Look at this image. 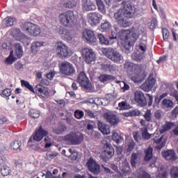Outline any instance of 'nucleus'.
Returning <instances> with one entry per match:
<instances>
[{"mask_svg":"<svg viewBox=\"0 0 178 178\" xmlns=\"http://www.w3.org/2000/svg\"><path fill=\"white\" fill-rule=\"evenodd\" d=\"M134 99L138 104L139 106L141 108H144V106H147V97H145V95L142 91L138 90L134 93Z\"/></svg>","mask_w":178,"mask_h":178,"instance_id":"nucleus-15","label":"nucleus"},{"mask_svg":"<svg viewBox=\"0 0 178 178\" xmlns=\"http://www.w3.org/2000/svg\"><path fill=\"white\" fill-rule=\"evenodd\" d=\"M115 155V149L109 143H106L104 147V150L100 156V159L103 162H109L111 158Z\"/></svg>","mask_w":178,"mask_h":178,"instance_id":"nucleus-10","label":"nucleus"},{"mask_svg":"<svg viewBox=\"0 0 178 178\" xmlns=\"http://www.w3.org/2000/svg\"><path fill=\"white\" fill-rule=\"evenodd\" d=\"M137 172L138 178H151V175H149V174L145 172L143 168H140Z\"/></svg>","mask_w":178,"mask_h":178,"instance_id":"nucleus-37","label":"nucleus"},{"mask_svg":"<svg viewBox=\"0 0 178 178\" xmlns=\"http://www.w3.org/2000/svg\"><path fill=\"white\" fill-rule=\"evenodd\" d=\"M22 30L29 34L32 37H37L41 34V29L40 26L31 23V22H25L22 24Z\"/></svg>","mask_w":178,"mask_h":178,"instance_id":"nucleus-7","label":"nucleus"},{"mask_svg":"<svg viewBox=\"0 0 178 178\" xmlns=\"http://www.w3.org/2000/svg\"><path fill=\"white\" fill-rule=\"evenodd\" d=\"M35 91H38L40 93V97L42 98H48V97H49V91H48V88L42 87L41 85L35 86Z\"/></svg>","mask_w":178,"mask_h":178,"instance_id":"nucleus-26","label":"nucleus"},{"mask_svg":"<svg viewBox=\"0 0 178 178\" xmlns=\"http://www.w3.org/2000/svg\"><path fill=\"white\" fill-rule=\"evenodd\" d=\"M104 118L108 123H110V124H111V126H116L119 123V118L112 113H105Z\"/></svg>","mask_w":178,"mask_h":178,"instance_id":"nucleus-22","label":"nucleus"},{"mask_svg":"<svg viewBox=\"0 0 178 178\" xmlns=\"http://www.w3.org/2000/svg\"><path fill=\"white\" fill-rule=\"evenodd\" d=\"M156 134H149L148 133V129L147 127H144L142 129V138L143 140H149V138L154 137Z\"/></svg>","mask_w":178,"mask_h":178,"instance_id":"nucleus-33","label":"nucleus"},{"mask_svg":"<svg viewBox=\"0 0 178 178\" xmlns=\"http://www.w3.org/2000/svg\"><path fill=\"white\" fill-rule=\"evenodd\" d=\"M153 151L154 149L151 147H149L146 150H145L144 161H145V162H148L152 159Z\"/></svg>","mask_w":178,"mask_h":178,"instance_id":"nucleus-32","label":"nucleus"},{"mask_svg":"<svg viewBox=\"0 0 178 178\" xmlns=\"http://www.w3.org/2000/svg\"><path fill=\"white\" fill-rule=\"evenodd\" d=\"M161 155L166 161H171L173 162L177 159L176 152L173 149L164 150L161 152Z\"/></svg>","mask_w":178,"mask_h":178,"instance_id":"nucleus-19","label":"nucleus"},{"mask_svg":"<svg viewBox=\"0 0 178 178\" xmlns=\"http://www.w3.org/2000/svg\"><path fill=\"white\" fill-rule=\"evenodd\" d=\"M12 94V90H10V89L7 88L5 89L2 91V93L1 94V97H3L5 98V97H10Z\"/></svg>","mask_w":178,"mask_h":178,"instance_id":"nucleus-58","label":"nucleus"},{"mask_svg":"<svg viewBox=\"0 0 178 178\" xmlns=\"http://www.w3.org/2000/svg\"><path fill=\"white\" fill-rule=\"evenodd\" d=\"M99 41L102 45H109V40L105 38V36L101 33L97 35Z\"/></svg>","mask_w":178,"mask_h":178,"instance_id":"nucleus-43","label":"nucleus"},{"mask_svg":"<svg viewBox=\"0 0 178 178\" xmlns=\"http://www.w3.org/2000/svg\"><path fill=\"white\" fill-rule=\"evenodd\" d=\"M138 49L142 51V52H145L147 51V40L140 39Z\"/></svg>","mask_w":178,"mask_h":178,"instance_id":"nucleus-51","label":"nucleus"},{"mask_svg":"<svg viewBox=\"0 0 178 178\" xmlns=\"http://www.w3.org/2000/svg\"><path fill=\"white\" fill-rule=\"evenodd\" d=\"M15 54L17 58H22L23 56V47L20 45V43H17L15 44Z\"/></svg>","mask_w":178,"mask_h":178,"instance_id":"nucleus-36","label":"nucleus"},{"mask_svg":"<svg viewBox=\"0 0 178 178\" xmlns=\"http://www.w3.org/2000/svg\"><path fill=\"white\" fill-rule=\"evenodd\" d=\"M83 38L90 44L97 42V37H95V34L94 33V31L91 30H86L83 33Z\"/></svg>","mask_w":178,"mask_h":178,"instance_id":"nucleus-20","label":"nucleus"},{"mask_svg":"<svg viewBox=\"0 0 178 178\" xmlns=\"http://www.w3.org/2000/svg\"><path fill=\"white\" fill-rule=\"evenodd\" d=\"M98 10L100 11L101 13H103V15H105L106 13V10H105V4H104V2L101 0H96Z\"/></svg>","mask_w":178,"mask_h":178,"instance_id":"nucleus-39","label":"nucleus"},{"mask_svg":"<svg viewBox=\"0 0 178 178\" xmlns=\"http://www.w3.org/2000/svg\"><path fill=\"white\" fill-rule=\"evenodd\" d=\"M134 147H136V143H134V140H129L127 147L126 149L127 152H131L133 149H134Z\"/></svg>","mask_w":178,"mask_h":178,"instance_id":"nucleus-52","label":"nucleus"},{"mask_svg":"<svg viewBox=\"0 0 178 178\" xmlns=\"http://www.w3.org/2000/svg\"><path fill=\"white\" fill-rule=\"evenodd\" d=\"M99 80L102 83H105L106 81H108L109 80H115V77L112 75L102 74L99 76Z\"/></svg>","mask_w":178,"mask_h":178,"instance_id":"nucleus-38","label":"nucleus"},{"mask_svg":"<svg viewBox=\"0 0 178 178\" xmlns=\"http://www.w3.org/2000/svg\"><path fill=\"white\" fill-rule=\"evenodd\" d=\"M111 27H112V25H111V23L108 21H104V22L102 23L100 25V29L102 31H108L111 29Z\"/></svg>","mask_w":178,"mask_h":178,"instance_id":"nucleus-42","label":"nucleus"},{"mask_svg":"<svg viewBox=\"0 0 178 178\" xmlns=\"http://www.w3.org/2000/svg\"><path fill=\"white\" fill-rule=\"evenodd\" d=\"M121 5V8L114 13V19L118 24L122 23L124 17L131 19L136 15V8L133 7L129 1H124Z\"/></svg>","mask_w":178,"mask_h":178,"instance_id":"nucleus-2","label":"nucleus"},{"mask_svg":"<svg viewBox=\"0 0 178 178\" xmlns=\"http://www.w3.org/2000/svg\"><path fill=\"white\" fill-rule=\"evenodd\" d=\"M152 140L157 145L156 149L159 151H161L162 148H164L165 145H166V142L168 141V139L164 138L163 136H161L159 139H155V138H154Z\"/></svg>","mask_w":178,"mask_h":178,"instance_id":"nucleus-24","label":"nucleus"},{"mask_svg":"<svg viewBox=\"0 0 178 178\" xmlns=\"http://www.w3.org/2000/svg\"><path fill=\"white\" fill-rule=\"evenodd\" d=\"M82 56H83V59L86 63H91V62H94L95 60V53L91 49H83L82 51Z\"/></svg>","mask_w":178,"mask_h":178,"instance_id":"nucleus-16","label":"nucleus"},{"mask_svg":"<svg viewBox=\"0 0 178 178\" xmlns=\"http://www.w3.org/2000/svg\"><path fill=\"white\" fill-rule=\"evenodd\" d=\"M60 72L63 76H73L76 74V67L69 61H64L60 65Z\"/></svg>","mask_w":178,"mask_h":178,"instance_id":"nucleus-8","label":"nucleus"},{"mask_svg":"<svg viewBox=\"0 0 178 178\" xmlns=\"http://www.w3.org/2000/svg\"><path fill=\"white\" fill-rule=\"evenodd\" d=\"M163 38L164 41H167L169 39V31L166 28L162 29Z\"/></svg>","mask_w":178,"mask_h":178,"instance_id":"nucleus-57","label":"nucleus"},{"mask_svg":"<svg viewBox=\"0 0 178 178\" xmlns=\"http://www.w3.org/2000/svg\"><path fill=\"white\" fill-rule=\"evenodd\" d=\"M158 26V21L153 18L150 22L148 23V27L150 30H155Z\"/></svg>","mask_w":178,"mask_h":178,"instance_id":"nucleus-54","label":"nucleus"},{"mask_svg":"<svg viewBox=\"0 0 178 178\" xmlns=\"http://www.w3.org/2000/svg\"><path fill=\"white\" fill-rule=\"evenodd\" d=\"M86 115L90 118V119H97V115L94 113L92 111L86 110L85 111Z\"/></svg>","mask_w":178,"mask_h":178,"instance_id":"nucleus-62","label":"nucleus"},{"mask_svg":"<svg viewBox=\"0 0 178 178\" xmlns=\"http://www.w3.org/2000/svg\"><path fill=\"white\" fill-rule=\"evenodd\" d=\"M10 167L4 165L1 168V173L2 175V176H9V175H10Z\"/></svg>","mask_w":178,"mask_h":178,"instance_id":"nucleus-40","label":"nucleus"},{"mask_svg":"<svg viewBox=\"0 0 178 178\" xmlns=\"http://www.w3.org/2000/svg\"><path fill=\"white\" fill-rule=\"evenodd\" d=\"M12 33L13 37H15L17 41H20V42L24 44V45H30V42H31L30 38H28L27 36L24 35V34L21 33L20 29H15Z\"/></svg>","mask_w":178,"mask_h":178,"instance_id":"nucleus-11","label":"nucleus"},{"mask_svg":"<svg viewBox=\"0 0 178 178\" xmlns=\"http://www.w3.org/2000/svg\"><path fill=\"white\" fill-rule=\"evenodd\" d=\"M58 21L64 27H72L76 22V16L73 11L68 10L59 15Z\"/></svg>","mask_w":178,"mask_h":178,"instance_id":"nucleus-4","label":"nucleus"},{"mask_svg":"<svg viewBox=\"0 0 178 178\" xmlns=\"http://www.w3.org/2000/svg\"><path fill=\"white\" fill-rule=\"evenodd\" d=\"M97 127L103 134H111V129H109V126L106 124L105 123L99 121Z\"/></svg>","mask_w":178,"mask_h":178,"instance_id":"nucleus-27","label":"nucleus"},{"mask_svg":"<svg viewBox=\"0 0 178 178\" xmlns=\"http://www.w3.org/2000/svg\"><path fill=\"white\" fill-rule=\"evenodd\" d=\"M112 140L117 144H120L123 141V138L116 132H113Z\"/></svg>","mask_w":178,"mask_h":178,"instance_id":"nucleus-46","label":"nucleus"},{"mask_svg":"<svg viewBox=\"0 0 178 178\" xmlns=\"http://www.w3.org/2000/svg\"><path fill=\"white\" fill-rule=\"evenodd\" d=\"M86 165L89 172H91L93 175H99L101 173V165L92 158H90L88 160Z\"/></svg>","mask_w":178,"mask_h":178,"instance_id":"nucleus-12","label":"nucleus"},{"mask_svg":"<svg viewBox=\"0 0 178 178\" xmlns=\"http://www.w3.org/2000/svg\"><path fill=\"white\" fill-rule=\"evenodd\" d=\"M154 115V118H156L157 120H161V119H162V114H161V111L159 110L156 111Z\"/></svg>","mask_w":178,"mask_h":178,"instance_id":"nucleus-64","label":"nucleus"},{"mask_svg":"<svg viewBox=\"0 0 178 178\" xmlns=\"http://www.w3.org/2000/svg\"><path fill=\"white\" fill-rule=\"evenodd\" d=\"M78 83H79L85 90H91V83H90L87 75H86L83 72H80L79 74Z\"/></svg>","mask_w":178,"mask_h":178,"instance_id":"nucleus-17","label":"nucleus"},{"mask_svg":"<svg viewBox=\"0 0 178 178\" xmlns=\"http://www.w3.org/2000/svg\"><path fill=\"white\" fill-rule=\"evenodd\" d=\"M131 59L136 60V62H141L144 59V54L140 53V51L134 52L131 54Z\"/></svg>","mask_w":178,"mask_h":178,"instance_id":"nucleus-35","label":"nucleus"},{"mask_svg":"<svg viewBox=\"0 0 178 178\" xmlns=\"http://www.w3.org/2000/svg\"><path fill=\"white\" fill-rule=\"evenodd\" d=\"M82 8L86 12H91L97 9L94 0H82Z\"/></svg>","mask_w":178,"mask_h":178,"instance_id":"nucleus-18","label":"nucleus"},{"mask_svg":"<svg viewBox=\"0 0 178 178\" xmlns=\"http://www.w3.org/2000/svg\"><path fill=\"white\" fill-rule=\"evenodd\" d=\"M20 147H22V142L19 140L13 141L10 144V148L11 149H13L14 151H17V149H20Z\"/></svg>","mask_w":178,"mask_h":178,"instance_id":"nucleus-47","label":"nucleus"},{"mask_svg":"<svg viewBox=\"0 0 178 178\" xmlns=\"http://www.w3.org/2000/svg\"><path fill=\"white\" fill-rule=\"evenodd\" d=\"M133 30H134V31H132L131 33H134L135 34H136V35H138H138L143 34V33H144V31H145V27L143 24H136L133 27Z\"/></svg>","mask_w":178,"mask_h":178,"instance_id":"nucleus-29","label":"nucleus"},{"mask_svg":"<svg viewBox=\"0 0 178 178\" xmlns=\"http://www.w3.org/2000/svg\"><path fill=\"white\" fill-rule=\"evenodd\" d=\"M66 130H67V127H66L65 124H60L56 129H54V132L56 134H62V133H65Z\"/></svg>","mask_w":178,"mask_h":178,"instance_id":"nucleus-48","label":"nucleus"},{"mask_svg":"<svg viewBox=\"0 0 178 178\" xmlns=\"http://www.w3.org/2000/svg\"><path fill=\"white\" fill-rule=\"evenodd\" d=\"M102 53L108 59L114 62V63H120L123 60V56L120 52L115 51L113 48H103Z\"/></svg>","mask_w":178,"mask_h":178,"instance_id":"nucleus-6","label":"nucleus"},{"mask_svg":"<svg viewBox=\"0 0 178 178\" xmlns=\"http://www.w3.org/2000/svg\"><path fill=\"white\" fill-rule=\"evenodd\" d=\"M161 108L163 109L173 108V102L169 99H164L161 101Z\"/></svg>","mask_w":178,"mask_h":178,"instance_id":"nucleus-34","label":"nucleus"},{"mask_svg":"<svg viewBox=\"0 0 178 178\" xmlns=\"http://www.w3.org/2000/svg\"><path fill=\"white\" fill-rule=\"evenodd\" d=\"M21 86L22 87H25L28 90H29V91H31V92H33V93L35 92H34V88H33V86H31L30 83L27 81L21 80Z\"/></svg>","mask_w":178,"mask_h":178,"instance_id":"nucleus-44","label":"nucleus"},{"mask_svg":"<svg viewBox=\"0 0 178 178\" xmlns=\"http://www.w3.org/2000/svg\"><path fill=\"white\" fill-rule=\"evenodd\" d=\"M124 66L125 69H127L128 74L131 76V80L134 83H141L143 81V74H144L143 65L127 62Z\"/></svg>","mask_w":178,"mask_h":178,"instance_id":"nucleus-3","label":"nucleus"},{"mask_svg":"<svg viewBox=\"0 0 178 178\" xmlns=\"http://www.w3.org/2000/svg\"><path fill=\"white\" fill-rule=\"evenodd\" d=\"M168 97V93L164 92L161 94L160 96L155 97L154 99V108H155V105H159V103L161 102V100L163 98H166Z\"/></svg>","mask_w":178,"mask_h":178,"instance_id":"nucleus-49","label":"nucleus"},{"mask_svg":"<svg viewBox=\"0 0 178 178\" xmlns=\"http://www.w3.org/2000/svg\"><path fill=\"white\" fill-rule=\"evenodd\" d=\"M63 6L66 9H73V8H76V3H72V1H66L63 3Z\"/></svg>","mask_w":178,"mask_h":178,"instance_id":"nucleus-55","label":"nucleus"},{"mask_svg":"<svg viewBox=\"0 0 178 178\" xmlns=\"http://www.w3.org/2000/svg\"><path fill=\"white\" fill-rule=\"evenodd\" d=\"M138 39V35L134 33H131L130 30L122 29L118 33V40L122 41V44H124V48L127 51V54L133 51V46L134 42Z\"/></svg>","mask_w":178,"mask_h":178,"instance_id":"nucleus-1","label":"nucleus"},{"mask_svg":"<svg viewBox=\"0 0 178 178\" xmlns=\"http://www.w3.org/2000/svg\"><path fill=\"white\" fill-rule=\"evenodd\" d=\"M121 27H129L130 26V22L126 19H124V18L123 19V20L121 21L120 23L118 24Z\"/></svg>","mask_w":178,"mask_h":178,"instance_id":"nucleus-63","label":"nucleus"},{"mask_svg":"<svg viewBox=\"0 0 178 178\" xmlns=\"http://www.w3.org/2000/svg\"><path fill=\"white\" fill-rule=\"evenodd\" d=\"M48 136V131L42 129V127H40L38 131H35V134L32 136L34 141H41L44 137Z\"/></svg>","mask_w":178,"mask_h":178,"instance_id":"nucleus-21","label":"nucleus"},{"mask_svg":"<svg viewBox=\"0 0 178 178\" xmlns=\"http://www.w3.org/2000/svg\"><path fill=\"white\" fill-rule=\"evenodd\" d=\"M87 17L88 22L92 26H97L99 24V23H101V21L102 19V15H101L99 13L93 12L88 14Z\"/></svg>","mask_w":178,"mask_h":178,"instance_id":"nucleus-14","label":"nucleus"},{"mask_svg":"<svg viewBox=\"0 0 178 178\" xmlns=\"http://www.w3.org/2000/svg\"><path fill=\"white\" fill-rule=\"evenodd\" d=\"M143 118L146 120V122H148L149 123H152V113L151 112V110L147 109L145 113Z\"/></svg>","mask_w":178,"mask_h":178,"instance_id":"nucleus-41","label":"nucleus"},{"mask_svg":"<svg viewBox=\"0 0 178 178\" xmlns=\"http://www.w3.org/2000/svg\"><path fill=\"white\" fill-rule=\"evenodd\" d=\"M156 83V79L152 75H149L146 81L140 86V89L145 92L151 91Z\"/></svg>","mask_w":178,"mask_h":178,"instance_id":"nucleus-13","label":"nucleus"},{"mask_svg":"<svg viewBox=\"0 0 178 178\" xmlns=\"http://www.w3.org/2000/svg\"><path fill=\"white\" fill-rule=\"evenodd\" d=\"M15 62V58L13 57V51H11L10 56L5 60L6 65H13Z\"/></svg>","mask_w":178,"mask_h":178,"instance_id":"nucleus-56","label":"nucleus"},{"mask_svg":"<svg viewBox=\"0 0 178 178\" xmlns=\"http://www.w3.org/2000/svg\"><path fill=\"white\" fill-rule=\"evenodd\" d=\"M16 22V19L12 17H8L2 21L3 27H12Z\"/></svg>","mask_w":178,"mask_h":178,"instance_id":"nucleus-30","label":"nucleus"},{"mask_svg":"<svg viewBox=\"0 0 178 178\" xmlns=\"http://www.w3.org/2000/svg\"><path fill=\"white\" fill-rule=\"evenodd\" d=\"M118 108L120 111H126L130 109V105L127 104V101H122L118 104Z\"/></svg>","mask_w":178,"mask_h":178,"instance_id":"nucleus-45","label":"nucleus"},{"mask_svg":"<svg viewBox=\"0 0 178 178\" xmlns=\"http://www.w3.org/2000/svg\"><path fill=\"white\" fill-rule=\"evenodd\" d=\"M29 116L33 119H38L40 118V111L35 109H31L29 111Z\"/></svg>","mask_w":178,"mask_h":178,"instance_id":"nucleus-53","label":"nucleus"},{"mask_svg":"<svg viewBox=\"0 0 178 178\" xmlns=\"http://www.w3.org/2000/svg\"><path fill=\"white\" fill-rule=\"evenodd\" d=\"M141 160V154L140 153H133L131 156V165L133 168L137 166V163Z\"/></svg>","mask_w":178,"mask_h":178,"instance_id":"nucleus-28","label":"nucleus"},{"mask_svg":"<svg viewBox=\"0 0 178 178\" xmlns=\"http://www.w3.org/2000/svg\"><path fill=\"white\" fill-rule=\"evenodd\" d=\"M170 175L172 178H178V167L172 166L171 168Z\"/></svg>","mask_w":178,"mask_h":178,"instance_id":"nucleus-50","label":"nucleus"},{"mask_svg":"<svg viewBox=\"0 0 178 178\" xmlns=\"http://www.w3.org/2000/svg\"><path fill=\"white\" fill-rule=\"evenodd\" d=\"M156 178H168V173L166 172V170H160Z\"/></svg>","mask_w":178,"mask_h":178,"instance_id":"nucleus-60","label":"nucleus"},{"mask_svg":"<svg viewBox=\"0 0 178 178\" xmlns=\"http://www.w3.org/2000/svg\"><path fill=\"white\" fill-rule=\"evenodd\" d=\"M45 45V42L42 41H36L33 42L31 46V50L33 54H37L40 49H41V47H44Z\"/></svg>","mask_w":178,"mask_h":178,"instance_id":"nucleus-25","label":"nucleus"},{"mask_svg":"<svg viewBox=\"0 0 178 178\" xmlns=\"http://www.w3.org/2000/svg\"><path fill=\"white\" fill-rule=\"evenodd\" d=\"M74 116L76 119H81V118H83L84 116V112L79 110H76L74 112Z\"/></svg>","mask_w":178,"mask_h":178,"instance_id":"nucleus-59","label":"nucleus"},{"mask_svg":"<svg viewBox=\"0 0 178 178\" xmlns=\"http://www.w3.org/2000/svg\"><path fill=\"white\" fill-rule=\"evenodd\" d=\"M56 54L58 58H68L72 54L69 51V48L62 41H58L56 44Z\"/></svg>","mask_w":178,"mask_h":178,"instance_id":"nucleus-9","label":"nucleus"},{"mask_svg":"<svg viewBox=\"0 0 178 178\" xmlns=\"http://www.w3.org/2000/svg\"><path fill=\"white\" fill-rule=\"evenodd\" d=\"M60 34L63 40H66L68 42H73L74 41V36L73 34L70 33V31L67 29H61L60 31Z\"/></svg>","mask_w":178,"mask_h":178,"instance_id":"nucleus-23","label":"nucleus"},{"mask_svg":"<svg viewBox=\"0 0 178 178\" xmlns=\"http://www.w3.org/2000/svg\"><path fill=\"white\" fill-rule=\"evenodd\" d=\"M84 136L80 133L71 132L63 137V140L68 145H79L83 143Z\"/></svg>","mask_w":178,"mask_h":178,"instance_id":"nucleus-5","label":"nucleus"},{"mask_svg":"<svg viewBox=\"0 0 178 178\" xmlns=\"http://www.w3.org/2000/svg\"><path fill=\"white\" fill-rule=\"evenodd\" d=\"M115 82L117 83V84H119V83H121V86H123L122 90L124 91H127L128 90H130V86L127 83H124V81H117Z\"/></svg>","mask_w":178,"mask_h":178,"instance_id":"nucleus-61","label":"nucleus"},{"mask_svg":"<svg viewBox=\"0 0 178 178\" xmlns=\"http://www.w3.org/2000/svg\"><path fill=\"white\" fill-rule=\"evenodd\" d=\"M175 127V122H166L164 125L161 127L160 129L161 134H163V133H166V131H169L170 129Z\"/></svg>","mask_w":178,"mask_h":178,"instance_id":"nucleus-31","label":"nucleus"}]
</instances>
